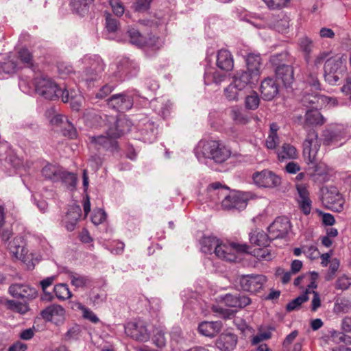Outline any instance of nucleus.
Masks as SVG:
<instances>
[{
	"label": "nucleus",
	"instance_id": "1",
	"mask_svg": "<svg viewBox=\"0 0 351 351\" xmlns=\"http://www.w3.org/2000/svg\"><path fill=\"white\" fill-rule=\"evenodd\" d=\"M231 154L230 147L222 141L215 140L199 141L195 150V155L199 161L203 158H209L219 164L226 161Z\"/></svg>",
	"mask_w": 351,
	"mask_h": 351
},
{
	"label": "nucleus",
	"instance_id": "2",
	"mask_svg": "<svg viewBox=\"0 0 351 351\" xmlns=\"http://www.w3.org/2000/svg\"><path fill=\"white\" fill-rule=\"evenodd\" d=\"M129 130V125L126 120L117 119L114 121V125L108 130L107 136H93L90 137V140L98 149L103 148L114 152L118 149L116 138H119Z\"/></svg>",
	"mask_w": 351,
	"mask_h": 351
},
{
	"label": "nucleus",
	"instance_id": "3",
	"mask_svg": "<svg viewBox=\"0 0 351 351\" xmlns=\"http://www.w3.org/2000/svg\"><path fill=\"white\" fill-rule=\"evenodd\" d=\"M35 90L38 94L43 97L53 100L61 98L66 103L69 101V90L60 88L56 83L47 76L40 75L34 80Z\"/></svg>",
	"mask_w": 351,
	"mask_h": 351
},
{
	"label": "nucleus",
	"instance_id": "4",
	"mask_svg": "<svg viewBox=\"0 0 351 351\" xmlns=\"http://www.w3.org/2000/svg\"><path fill=\"white\" fill-rule=\"evenodd\" d=\"M245 20L258 29L269 27L278 32L284 33L289 27V18L284 14L267 15L264 16H250Z\"/></svg>",
	"mask_w": 351,
	"mask_h": 351
},
{
	"label": "nucleus",
	"instance_id": "5",
	"mask_svg": "<svg viewBox=\"0 0 351 351\" xmlns=\"http://www.w3.org/2000/svg\"><path fill=\"white\" fill-rule=\"evenodd\" d=\"M78 63L82 66L83 80L86 82L99 80L104 71L105 64L102 59L96 55H86Z\"/></svg>",
	"mask_w": 351,
	"mask_h": 351
},
{
	"label": "nucleus",
	"instance_id": "6",
	"mask_svg": "<svg viewBox=\"0 0 351 351\" xmlns=\"http://www.w3.org/2000/svg\"><path fill=\"white\" fill-rule=\"evenodd\" d=\"M324 78L330 85L337 84L346 71L345 62L340 57H330L324 64Z\"/></svg>",
	"mask_w": 351,
	"mask_h": 351
},
{
	"label": "nucleus",
	"instance_id": "7",
	"mask_svg": "<svg viewBox=\"0 0 351 351\" xmlns=\"http://www.w3.org/2000/svg\"><path fill=\"white\" fill-rule=\"evenodd\" d=\"M303 146V154L306 163L315 164L319 160L318 152L320 148L318 134L315 130H310L308 132Z\"/></svg>",
	"mask_w": 351,
	"mask_h": 351
},
{
	"label": "nucleus",
	"instance_id": "8",
	"mask_svg": "<svg viewBox=\"0 0 351 351\" xmlns=\"http://www.w3.org/2000/svg\"><path fill=\"white\" fill-rule=\"evenodd\" d=\"M249 249L246 244H239L234 242H222L216 248L215 254L217 257L228 262H234L237 258V253L247 252Z\"/></svg>",
	"mask_w": 351,
	"mask_h": 351
},
{
	"label": "nucleus",
	"instance_id": "9",
	"mask_svg": "<svg viewBox=\"0 0 351 351\" xmlns=\"http://www.w3.org/2000/svg\"><path fill=\"white\" fill-rule=\"evenodd\" d=\"M301 103L306 108L312 109L335 106L337 101L334 97L319 95L316 92L310 93L306 90L301 98Z\"/></svg>",
	"mask_w": 351,
	"mask_h": 351
},
{
	"label": "nucleus",
	"instance_id": "10",
	"mask_svg": "<svg viewBox=\"0 0 351 351\" xmlns=\"http://www.w3.org/2000/svg\"><path fill=\"white\" fill-rule=\"evenodd\" d=\"M348 127L343 125H337L323 132L324 144L327 146L337 147L343 144L341 142L348 136Z\"/></svg>",
	"mask_w": 351,
	"mask_h": 351
},
{
	"label": "nucleus",
	"instance_id": "11",
	"mask_svg": "<svg viewBox=\"0 0 351 351\" xmlns=\"http://www.w3.org/2000/svg\"><path fill=\"white\" fill-rule=\"evenodd\" d=\"M125 332L132 339L140 342H146L150 338V332L147 329V324L141 320L127 323L125 326Z\"/></svg>",
	"mask_w": 351,
	"mask_h": 351
},
{
	"label": "nucleus",
	"instance_id": "12",
	"mask_svg": "<svg viewBox=\"0 0 351 351\" xmlns=\"http://www.w3.org/2000/svg\"><path fill=\"white\" fill-rule=\"evenodd\" d=\"M252 178L254 184L258 187L274 188L281 184V178L268 169L254 172Z\"/></svg>",
	"mask_w": 351,
	"mask_h": 351
},
{
	"label": "nucleus",
	"instance_id": "13",
	"mask_svg": "<svg viewBox=\"0 0 351 351\" xmlns=\"http://www.w3.org/2000/svg\"><path fill=\"white\" fill-rule=\"evenodd\" d=\"M322 202L333 211L339 213L343 209L344 200L335 186L327 187L323 191Z\"/></svg>",
	"mask_w": 351,
	"mask_h": 351
},
{
	"label": "nucleus",
	"instance_id": "14",
	"mask_svg": "<svg viewBox=\"0 0 351 351\" xmlns=\"http://www.w3.org/2000/svg\"><path fill=\"white\" fill-rule=\"evenodd\" d=\"M291 229L289 219L286 217H277L268 227V232L271 239H283L287 237Z\"/></svg>",
	"mask_w": 351,
	"mask_h": 351
},
{
	"label": "nucleus",
	"instance_id": "15",
	"mask_svg": "<svg viewBox=\"0 0 351 351\" xmlns=\"http://www.w3.org/2000/svg\"><path fill=\"white\" fill-rule=\"evenodd\" d=\"M249 195L241 191H232L229 196L224 198L221 202V206L224 209H244L247 204Z\"/></svg>",
	"mask_w": 351,
	"mask_h": 351
},
{
	"label": "nucleus",
	"instance_id": "16",
	"mask_svg": "<svg viewBox=\"0 0 351 351\" xmlns=\"http://www.w3.org/2000/svg\"><path fill=\"white\" fill-rule=\"evenodd\" d=\"M133 104V94L130 93L114 94L108 99V105L119 112H124L131 109Z\"/></svg>",
	"mask_w": 351,
	"mask_h": 351
},
{
	"label": "nucleus",
	"instance_id": "17",
	"mask_svg": "<svg viewBox=\"0 0 351 351\" xmlns=\"http://www.w3.org/2000/svg\"><path fill=\"white\" fill-rule=\"evenodd\" d=\"M266 281L263 275H246L241 278L240 285L244 291L256 293L263 288Z\"/></svg>",
	"mask_w": 351,
	"mask_h": 351
},
{
	"label": "nucleus",
	"instance_id": "18",
	"mask_svg": "<svg viewBox=\"0 0 351 351\" xmlns=\"http://www.w3.org/2000/svg\"><path fill=\"white\" fill-rule=\"evenodd\" d=\"M330 53L323 51L319 53L315 58L313 65L312 66V73H311L306 80L307 84L310 87L315 90L320 88V84L317 80V73L323 63L325 64L326 60L329 58Z\"/></svg>",
	"mask_w": 351,
	"mask_h": 351
},
{
	"label": "nucleus",
	"instance_id": "19",
	"mask_svg": "<svg viewBox=\"0 0 351 351\" xmlns=\"http://www.w3.org/2000/svg\"><path fill=\"white\" fill-rule=\"evenodd\" d=\"M9 292L14 298L22 299H32L37 295L34 288L23 284L12 285L9 288Z\"/></svg>",
	"mask_w": 351,
	"mask_h": 351
},
{
	"label": "nucleus",
	"instance_id": "20",
	"mask_svg": "<svg viewBox=\"0 0 351 351\" xmlns=\"http://www.w3.org/2000/svg\"><path fill=\"white\" fill-rule=\"evenodd\" d=\"M82 214L81 207L78 205L70 206L62 221L68 231H73L77 225Z\"/></svg>",
	"mask_w": 351,
	"mask_h": 351
},
{
	"label": "nucleus",
	"instance_id": "21",
	"mask_svg": "<svg viewBox=\"0 0 351 351\" xmlns=\"http://www.w3.org/2000/svg\"><path fill=\"white\" fill-rule=\"evenodd\" d=\"M256 73L252 74L248 71H237L232 77V81L237 84V87L243 90L247 86L256 83L258 80Z\"/></svg>",
	"mask_w": 351,
	"mask_h": 351
},
{
	"label": "nucleus",
	"instance_id": "22",
	"mask_svg": "<svg viewBox=\"0 0 351 351\" xmlns=\"http://www.w3.org/2000/svg\"><path fill=\"white\" fill-rule=\"evenodd\" d=\"M65 310L59 304H52L42 311L43 318L58 324L64 319Z\"/></svg>",
	"mask_w": 351,
	"mask_h": 351
},
{
	"label": "nucleus",
	"instance_id": "23",
	"mask_svg": "<svg viewBox=\"0 0 351 351\" xmlns=\"http://www.w3.org/2000/svg\"><path fill=\"white\" fill-rule=\"evenodd\" d=\"M298 193V203L302 212L307 215L311 211V200L309 197L308 191L304 184H300L296 185Z\"/></svg>",
	"mask_w": 351,
	"mask_h": 351
},
{
	"label": "nucleus",
	"instance_id": "24",
	"mask_svg": "<svg viewBox=\"0 0 351 351\" xmlns=\"http://www.w3.org/2000/svg\"><path fill=\"white\" fill-rule=\"evenodd\" d=\"M224 304L231 308H244L250 304L251 300L244 295L226 294L221 298Z\"/></svg>",
	"mask_w": 351,
	"mask_h": 351
},
{
	"label": "nucleus",
	"instance_id": "25",
	"mask_svg": "<svg viewBox=\"0 0 351 351\" xmlns=\"http://www.w3.org/2000/svg\"><path fill=\"white\" fill-rule=\"evenodd\" d=\"M261 93L265 100H271L278 93V85L273 78H266L261 84Z\"/></svg>",
	"mask_w": 351,
	"mask_h": 351
},
{
	"label": "nucleus",
	"instance_id": "26",
	"mask_svg": "<svg viewBox=\"0 0 351 351\" xmlns=\"http://www.w3.org/2000/svg\"><path fill=\"white\" fill-rule=\"evenodd\" d=\"M276 76L278 80H280L285 86H289L293 82V70L289 65L280 64L276 66Z\"/></svg>",
	"mask_w": 351,
	"mask_h": 351
},
{
	"label": "nucleus",
	"instance_id": "27",
	"mask_svg": "<svg viewBox=\"0 0 351 351\" xmlns=\"http://www.w3.org/2000/svg\"><path fill=\"white\" fill-rule=\"evenodd\" d=\"M217 66L223 71H230L234 68V60L231 53L226 49H221L217 56Z\"/></svg>",
	"mask_w": 351,
	"mask_h": 351
},
{
	"label": "nucleus",
	"instance_id": "28",
	"mask_svg": "<svg viewBox=\"0 0 351 351\" xmlns=\"http://www.w3.org/2000/svg\"><path fill=\"white\" fill-rule=\"evenodd\" d=\"M237 343V335L232 333H223L217 339L216 346L221 351H232Z\"/></svg>",
	"mask_w": 351,
	"mask_h": 351
},
{
	"label": "nucleus",
	"instance_id": "29",
	"mask_svg": "<svg viewBox=\"0 0 351 351\" xmlns=\"http://www.w3.org/2000/svg\"><path fill=\"white\" fill-rule=\"evenodd\" d=\"M222 323L221 322H202L198 326V330L200 334L208 337H214L221 330Z\"/></svg>",
	"mask_w": 351,
	"mask_h": 351
},
{
	"label": "nucleus",
	"instance_id": "30",
	"mask_svg": "<svg viewBox=\"0 0 351 351\" xmlns=\"http://www.w3.org/2000/svg\"><path fill=\"white\" fill-rule=\"evenodd\" d=\"M10 254L14 258L19 260H23L27 253L24 247V241L22 237H16L8 245Z\"/></svg>",
	"mask_w": 351,
	"mask_h": 351
},
{
	"label": "nucleus",
	"instance_id": "31",
	"mask_svg": "<svg viewBox=\"0 0 351 351\" xmlns=\"http://www.w3.org/2000/svg\"><path fill=\"white\" fill-rule=\"evenodd\" d=\"M271 240L273 239L270 238L269 234H267L260 229L252 230L250 234V243L260 247H268Z\"/></svg>",
	"mask_w": 351,
	"mask_h": 351
},
{
	"label": "nucleus",
	"instance_id": "32",
	"mask_svg": "<svg viewBox=\"0 0 351 351\" xmlns=\"http://www.w3.org/2000/svg\"><path fill=\"white\" fill-rule=\"evenodd\" d=\"M247 64V71L252 74L256 73L259 77L261 75V69L262 66V59L259 53H250L245 59Z\"/></svg>",
	"mask_w": 351,
	"mask_h": 351
},
{
	"label": "nucleus",
	"instance_id": "33",
	"mask_svg": "<svg viewBox=\"0 0 351 351\" xmlns=\"http://www.w3.org/2000/svg\"><path fill=\"white\" fill-rule=\"evenodd\" d=\"M319 108H312L306 111L305 114L304 126L322 125L325 120L319 112Z\"/></svg>",
	"mask_w": 351,
	"mask_h": 351
},
{
	"label": "nucleus",
	"instance_id": "34",
	"mask_svg": "<svg viewBox=\"0 0 351 351\" xmlns=\"http://www.w3.org/2000/svg\"><path fill=\"white\" fill-rule=\"evenodd\" d=\"M204 83L206 85L215 84H220L226 78V74H223L216 69L208 67L206 69L204 73Z\"/></svg>",
	"mask_w": 351,
	"mask_h": 351
},
{
	"label": "nucleus",
	"instance_id": "35",
	"mask_svg": "<svg viewBox=\"0 0 351 351\" xmlns=\"http://www.w3.org/2000/svg\"><path fill=\"white\" fill-rule=\"evenodd\" d=\"M229 116L237 125H245L250 121L248 115L237 106H234L229 109Z\"/></svg>",
	"mask_w": 351,
	"mask_h": 351
},
{
	"label": "nucleus",
	"instance_id": "36",
	"mask_svg": "<svg viewBox=\"0 0 351 351\" xmlns=\"http://www.w3.org/2000/svg\"><path fill=\"white\" fill-rule=\"evenodd\" d=\"M62 170L59 166L47 164L42 169L41 173L45 179L56 182L60 181Z\"/></svg>",
	"mask_w": 351,
	"mask_h": 351
},
{
	"label": "nucleus",
	"instance_id": "37",
	"mask_svg": "<svg viewBox=\"0 0 351 351\" xmlns=\"http://www.w3.org/2000/svg\"><path fill=\"white\" fill-rule=\"evenodd\" d=\"M209 192L212 197H216V198L213 197V200L216 202L221 201L229 196L230 191L229 189L227 186H222L219 182H214L209 186Z\"/></svg>",
	"mask_w": 351,
	"mask_h": 351
},
{
	"label": "nucleus",
	"instance_id": "38",
	"mask_svg": "<svg viewBox=\"0 0 351 351\" xmlns=\"http://www.w3.org/2000/svg\"><path fill=\"white\" fill-rule=\"evenodd\" d=\"M220 240L213 236L204 237L201 241V250L204 254L215 253L216 248L219 244Z\"/></svg>",
	"mask_w": 351,
	"mask_h": 351
},
{
	"label": "nucleus",
	"instance_id": "39",
	"mask_svg": "<svg viewBox=\"0 0 351 351\" xmlns=\"http://www.w3.org/2000/svg\"><path fill=\"white\" fill-rule=\"evenodd\" d=\"M277 154L280 161L296 159L298 156L295 147L289 143H284L281 148L278 150Z\"/></svg>",
	"mask_w": 351,
	"mask_h": 351
},
{
	"label": "nucleus",
	"instance_id": "40",
	"mask_svg": "<svg viewBox=\"0 0 351 351\" xmlns=\"http://www.w3.org/2000/svg\"><path fill=\"white\" fill-rule=\"evenodd\" d=\"M45 116L51 125L60 128L64 127L65 120L67 119L63 115L58 113L56 109L53 107L46 110Z\"/></svg>",
	"mask_w": 351,
	"mask_h": 351
},
{
	"label": "nucleus",
	"instance_id": "41",
	"mask_svg": "<svg viewBox=\"0 0 351 351\" xmlns=\"http://www.w3.org/2000/svg\"><path fill=\"white\" fill-rule=\"evenodd\" d=\"M21 66L15 60L14 56L9 55L3 61L0 62V69L5 73H14Z\"/></svg>",
	"mask_w": 351,
	"mask_h": 351
},
{
	"label": "nucleus",
	"instance_id": "42",
	"mask_svg": "<svg viewBox=\"0 0 351 351\" xmlns=\"http://www.w3.org/2000/svg\"><path fill=\"white\" fill-rule=\"evenodd\" d=\"M298 45L300 51L304 53L306 60L308 61L314 47L313 41L308 36H304L298 39Z\"/></svg>",
	"mask_w": 351,
	"mask_h": 351
},
{
	"label": "nucleus",
	"instance_id": "43",
	"mask_svg": "<svg viewBox=\"0 0 351 351\" xmlns=\"http://www.w3.org/2000/svg\"><path fill=\"white\" fill-rule=\"evenodd\" d=\"M84 120L88 127H96L100 125L102 122L101 114L95 110H88L84 115Z\"/></svg>",
	"mask_w": 351,
	"mask_h": 351
},
{
	"label": "nucleus",
	"instance_id": "44",
	"mask_svg": "<svg viewBox=\"0 0 351 351\" xmlns=\"http://www.w3.org/2000/svg\"><path fill=\"white\" fill-rule=\"evenodd\" d=\"M94 1L95 0H71L70 4L76 13L84 15Z\"/></svg>",
	"mask_w": 351,
	"mask_h": 351
},
{
	"label": "nucleus",
	"instance_id": "45",
	"mask_svg": "<svg viewBox=\"0 0 351 351\" xmlns=\"http://www.w3.org/2000/svg\"><path fill=\"white\" fill-rule=\"evenodd\" d=\"M71 308L73 309H78L82 311V316L84 319L89 320L92 323L97 324L99 322V319L90 309L85 307L80 302H73Z\"/></svg>",
	"mask_w": 351,
	"mask_h": 351
},
{
	"label": "nucleus",
	"instance_id": "46",
	"mask_svg": "<svg viewBox=\"0 0 351 351\" xmlns=\"http://www.w3.org/2000/svg\"><path fill=\"white\" fill-rule=\"evenodd\" d=\"M60 181L64 184L68 189L73 191L76 186L77 176L75 173L68 172L62 169Z\"/></svg>",
	"mask_w": 351,
	"mask_h": 351
},
{
	"label": "nucleus",
	"instance_id": "47",
	"mask_svg": "<svg viewBox=\"0 0 351 351\" xmlns=\"http://www.w3.org/2000/svg\"><path fill=\"white\" fill-rule=\"evenodd\" d=\"M278 126L276 123H273L270 125V132L266 139V146L268 149H275L279 143V138L277 134Z\"/></svg>",
	"mask_w": 351,
	"mask_h": 351
},
{
	"label": "nucleus",
	"instance_id": "48",
	"mask_svg": "<svg viewBox=\"0 0 351 351\" xmlns=\"http://www.w3.org/2000/svg\"><path fill=\"white\" fill-rule=\"evenodd\" d=\"M128 33L130 36V41L132 45L139 47H143L145 43V38L141 35L138 30L134 28L128 29Z\"/></svg>",
	"mask_w": 351,
	"mask_h": 351
},
{
	"label": "nucleus",
	"instance_id": "49",
	"mask_svg": "<svg viewBox=\"0 0 351 351\" xmlns=\"http://www.w3.org/2000/svg\"><path fill=\"white\" fill-rule=\"evenodd\" d=\"M308 300V290L303 294L289 302L286 306V310L289 312L295 311L300 308L302 304Z\"/></svg>",
	"mask_w": 351,
	"mask_h": 351
},
{
	"label": "nucleus",
	"instance_id": "50",
	"mask_svg": "<svg viewBox=\"0 0 351 351\" xmlns=\"http://www.w3.org/2000/svg\"><path fill=\"white\" fill-rule=\"evenodd\" d=\"M242 90L232 81L225 89L224 95L228 101H237L239 92Z\"/></svg>",
	"mask_w": 351,
	"mask_h": 351
},
{
	"label": "nucleus",
	"instance_id": "51",
	"mask_svg": "<svg viewBox=\"0 0 351 351\" xmlns=\"http://www.w3.org/2000/svg\"><path fill=\"white\" fill-rule=\"evenodd\" d=\"M69 101L71 103V108L75 110H78L82 106L83 97L79 91L75 90H69Z\"/></svg>",
	"mask_w": 351,
	"mask_h": 351
},
{
	"label": "nucleus",
	"instance_id": "52",
	"mask_svg": "<svg viewBox=\"0 0 351 351\" xmlns=\"http://www.w3.org/2000/svg\"><path fill=\"white\" fill-rule=\"evenodd\" d=\"M5 306L8 309L21 314H25L29 310V307L26 303L14 300H7L5 302Z\"/></svg>",
	"mask_w": 351,
	"mask_h": 351
},
{
	"label": "nucleus",
	"instance_id": "53",
	"mask_svg": "<svg viewBox=\"0 0 351 351\" xmlns=\"http://www.w3.org/2000/svg\"><path fill=\"white\" fill-rule=\"evenodd\" d=\"M53 291L57 298L60 300H65L69 299L72 295L68 286L65 284L56 285L54 287Z\"/></svg>",
	"mask_w": 351,
	"mask_h": 351
},
{
	"label": "nucleus",
	"instance_id": "54",
	"mask_svg": "<svg viewBox=\"0 0 351 351\" xmlns=\"http://www.w3.org/2000/svg\"><path fill=\"white\" fill-rule=\"evenodd\" d=\"M153 341L158 348H162L166 345L165 331L162 328H156L154 329Z\"/></svg>",
	"mask_w": 351,
	"mask_h": 351
},
{
	"label": "nucleus",
	"instance_id": "55",
	"mask_svg": "<svg viewBox=\"0 0 351 351\" xmlns=\"http://www.w3.org/2000/svg\"><path fill=\"white\" fill-rule=\"evenodd\" d=\"M19 58L24 64L25 67L30 68L34 70V63L32 60V56L27 49H21L19 52Z\"/></svg>",
	"mask_w": 351,
	"mask_h": 351
},
{
	"label": "nucleus",
	"instance_id": "56",
	"mask_svg": "<svg viewBox=\"0 0 351 351\" xmlns=\"http://www.w3.org/2000/svg\"><path fill=\"white\" fill-rule=\"evenodd\" d=\"M245 103L246 108L250 110L256 109L260 103V99L257 93L254 91L251 95L247 96Z\"/></svg>",
	"mask_w": 351,
	"mask_h": 351
},
{
	"label": "nucleus",
	"instance_id": "57",
	"mask_svg": "<svg viewBox=\"0 0 351 351\" xmlns=\"http://www.w3.org/2000/svg\"><path fill=\"white\" fill-rule=\"evenodd\" d=\"M163 45V40L157 36H149L145 38V43L144 47L150 48L153 50L159 49Z\"/></svg>",
	"mask_w": 351,
	"mask_h": 351
},
{
	"label": "nucleus",
	"instance_id": "58",
	"mask_svg": "<svg viewBox=\"0 0 351 351\" xmlns=\"http://www.w3.org/2000/svg\"><path fill=\"white\" fill-rule=\"evenodd\" d=\"M270 10H280L288 5L291 0H263Z\"/></svg>",
	"mask_w": 351,
	"mask_h": 351
},
{
	"label": "nucleus",
	"instance_id": "59",
	"mask_svg": "<svg viewBox=\"0 0 351 351\" xmlns=\"http://www.w3.org/2000/svg\"><path fill=\"white\" fill-rule=\"evenodd\" d=\"M334 312L336 313H346L351 310V304L348 300L337 301L334 305Z\"/></svg>",
	"mask_w": 351,
	"mask_h": 351
},
{
	"label": "nucleus",
	"instance_id": "60",
	"mask_svg": "<svg viewBox=\"0 0 351 351\" xmlns=\"http://www.w3.org/2000/svg\"><path fill=\"white\" fill-rule=\"evenodd\" d=\"M254 253V256L259 260L270 261L273 258V255L267 247L255 250Z\"/></svg>",
	"mask_w": 351,
	"mask_h": 351
},
{
	"label": "nucleus",
	"instance_id": "61",
	"mask_svg": "<svg viewBox=\"0 0 351 351\" xmlns=\"http://www.w3.org/2000/svg\"><path fill=\"white\" fill-rule=\"evenodd\" d=\"M106 28L108 32H115L118 29L117 20L112 18L111 14L107 12H105Z\"/></svg>",
	"mask_w": 351,
	"mask_h": 351
},
{
	"label": "nucleus",
	"instance_id": "62",
	"mask_svg": "<svg viewBox=\"0 0 351 351\" xmlns=\"http://www.w3.org/2000/svg\"><path fill=\"white\" fill-rule=\"evenodd\" d=\"M63 134L71 138H74L77 136V132L73 125L68 120H65L64 127L61 128Z\"/></svg>",
	"mask_w": 351,
	"mask_h": 351
},
{
	"label": "nucleus",
	"instance_id": "63",
	"mask_svg": "<svg viewBox=\"0 0 351 351\" xmlns=\"http://www.w3.org/2000/svg\"><path fill=\"white\" fill-rule=\"evenodd\" d=\"M132 64L127 58L122 59L119 64L117 65L119 71L118 75L121 77L123 74L128 75L130 73V66Z\"/></svg>",
	"mask_w": 351,
	"mask_h": 351
},
{
	"label": "nucleus",
	"instance_id": "64",
	"mask_svg": "<svg viewBox=\"0 0 351 351\" xmlns=\"http://www.w3.org/2000/svg\"><path fill=\"white\" fill-rule=\"evenodd\" d=\"M106 218V213L102 209L99 208L94 210L91 216V221L95 225H99L103 223Z\"/></svg>",
	"mask_w": 351,
	"mask_h": 351
}]
</instances>
